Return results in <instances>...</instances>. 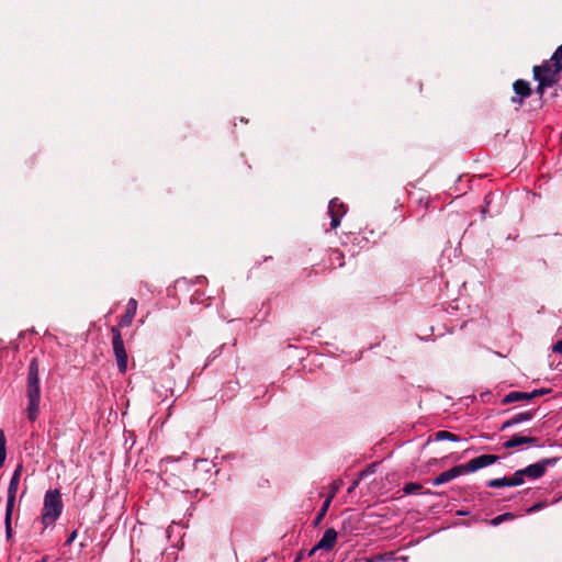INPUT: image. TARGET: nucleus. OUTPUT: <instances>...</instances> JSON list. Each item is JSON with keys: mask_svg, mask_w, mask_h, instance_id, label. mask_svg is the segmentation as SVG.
<instances>
[{"mask_svg": "<svg viewBox=\"0 0 562 562\" xmlns=\"http://www.w3.org/2000/svg\"><path fill=\"white\" fill-rule=\"evenodd\" d=\"M434 439L437 440V441L450 440V441L457 442V441L460 440V437L457 436L456 434L447 431V430H439V431L434 434Z\"/></svg>", "mask_w": 562, "mask_h": 562, "instance_id": "nucleus-17", "label": "nucleus"}, {"mask_svg": "<svg viewBox=\"0 0 562 562\" xmlns=\"http://www.w3.org/2000/svg\"><path fill=\"white\" fill-rule=\"evenodd\" d=\"M536 80L539 82L536 92L539 94L540 98H542L546 89L549 87H552L553 85H551L550 83L551 80H548V79L540 78V79H536Z\"/></svg>", "mask_w": 562, "mask_h": 562, "instance_id": "nucleus-22", "label": "nucleus"}, {"mask_svg": "<svg viewBox=\"0 0 562 562\" xmlns=\"http://www.w3.org/2000/svg\"><path fill=\"white\" fill-rule=\"evenodd\" d=\"M301 559H302V553H300V554L295 558V562H299Z\"/></svg>", "mask_w": 562, "mask_h": 562, "instance_id": "nucleus-33", "label": "nucleus"}, {"mask_svg": "<svg viewBox=\"0 0 562 562\" xmlns=\"http://www.w3.org/2000/svg\"><path fill=\"white\" fill-rule=\"evenodd\" d=\"M532 400H535L533 395H532V391L531 392L514 391V392H509L508 394H506L503 397L501 403L503 405H507V404L519 402V401H527V402H529V401H532Z\"/></svg>", "mask_w": 562, "mask_h": 562, "instance_id": "nucleus-16", "label": "nucleus"}, {"mask_svg": "<svg viewBox=\"0 0 562 562\" xmlns=\"http://www.w3.org/2000/svg\"><path fill=\"white\" fill-rule=\"evenodd\" d=\"M515 515L513 513H504L502 515L496 516L495 518L491 519L490 524L492 526H498L504 521L513 520L515 519Z\"/></svg>", "mask_w": 562, "mask_h": 562, "instance_id": "nucleus-19", "label": "nucleus"}, {"mask_svg": "<svg viewBox=\"0 0 562 562\" xmlns=\"http://www.w3.org/2000/svg\"><path fill=\"white\" fill-rule=\"evenodd\" d=\"M335 254L337 255V258H338V259H341V258L344 257V256H342V254H341L340 251H335Z\"/></svg>", "mask_w": 562, "mask_h": 562, "instance_id": "nucleus-32", "label": "nucleus"}, {"mask_svg": "<svg viewBox=\"0 0 562 562\" xmlns=\"http://www.w3.org/2000/svg\"><path fill=\"white\" fill-rule=\"evenodd\" d=\"M521 484H524V480L521 479L518 470L512 476L492 479L486 482V486L491 488L519 486Z\"/></svg>", "mask_w": 562, "mask_h": 562, "instance_id": "nucleus-8", "label": "nucleus"}, {"mask_svg": "<svg viewBox=\"0 0 562 562\" xmlns=\"http://www.w3.org/2000/svg\"><path fill=\"white\" fill-rule=\"evenodd\" d=\"M552 390L551 389H538L532 391L533 398L543 396L546 394H549Z\"/></svg>", "mask_w": 562, "mask_h": 562, "instance_id": "nucleus-27", "label": "nucleus"}, {"mask_svg": "<svg viewBox=\"0 0 562 562\" xmlns=\"http://www.w3.org/2000/svg\"><path fill=\"white\" fill-rule=\"evenodd\" d=\"M551 60L560 63V64L562 63V44L555 49V52L553 53V55L551 57Z\"/></svg>", "mask_w": 562, "mask_h": 562, "instance_id": "nucleus-26", "label": "nucleus"}, {"mask_svg": "<svg viewBox=\"0 0 562 562\" xmlns=\"http://www.w3.org/2000/svg\"><path fill=\"white\" fill-rule=\"evenodd\" d=\"M537 442L538 438L536 437L514 435L509 440L504 442L503 446L506 449H512L521 445H537Z\"/></svg>", "mask_w": 562, "mask_h": 562, "instance_id": "nucleus-15", "label": "nucleus"}, {"mask_svg": "<svg viewBox=\"0 0 562 562\" xmlns=\"http://www.w3.org/2000/svg\"><path fill=\"white\" fill-rule=\"evenodd\" d=\"M557 462L558 458H546L518 471L524 481L526 477L537 480L546 474L548 467L554 465Z\"/></svg>", "mask_w": 562, "mask_h": 562, "instance_id": "nucleus-5", "label": "nucleus"}, {"mask_svg": "<svg viewBox=\"0 0 562 562\" xmlns=\"http://www.w3.org/2000/svg\"><path fill=\"white\" fill-rule=\"evenodd\" d=\"M499 460L496 454H481L476 458L471 459L468 463L461 464L464 473L475 472L482 468L494 464Z\"/></svg>", "mask_w": 562, "mask_h": 562, "instance_id": "nucleus-6", "label": "nucleus"}, {"mask_svg": "<svg viewBox=\"0 0 562 562\" xmlns=\"http://www.w3.org/2000/svg\"><path fill=\"white\" fill-rule=\"evenodd\" d=\"M546 506H547L546 502H538V503L533 504L530 508H528L527 513H529V514L536 513L538 510L543 509Z\"/></svg>", "mask_w": 562, "mask_h": 562, "instance_id": "nucleus-25", "label": "nucleus"}, {"mask_svg": "<svg viewBox=\"0 0 562 562\" xmlns=\"http://www.w3.org/2000/svg\"><path fill=\"white\" fill-rule=\"evenodd\" d=\"M112 334V347L116 359L117 368L121 373H125L127 370V353L125 350L124 341L119 327L113 326L111 328Z\"/></svg>", "mask_w": 562, "mask_h": 562, "instance_id": "nucleus-4", "label": "nucleus"}, {"mask_svg": "<svg viewBox=\"0 0 562 562\" xmlns=\"http://www.w3.org/2000/svg\"><path fill=\"white\" fill-rule=\"evenodd\" d=\"M462 474H464V471L462 469V465L459 464V465H456V467L440 473L437 477H435L432 480L431 483L434 486H438V485L445 484L447 482H450L451 480H453Z\"/></svg>", "mask_w": 562, "mask_h": 562, "instance_id": "nucleus-12", "label": "nucleus"}, {"mask_svg": "<svg viewBox=\"0 0 562 562\" xmlns=\"http://www.w3.org/2000/svg\"><path fill=\"white\" fill-rule=\"evenodd\" d=\"M22 471H23V465H22V463H20L15 468V470L12 474V477L10 480V483H9L7 507H14L16 492L19 488V483H20V479L22 475Z\"/></svg>", "mask_w": 562, "mask_h": 562, "instance_id": "nucleus-10", "label": "nucleus"}, {"mask_svg": "<svg viewBox=\"0 0 562 562\" xmlns=\"http://www.w3.org/2000/svg\"><path fill=\"white\" fill-rule=\"evenodd\" d=\"M7 440L2 429H0V468L3 467L7 457Z\"/></svg>", "mask_w": 562, "mask_h": 562, "instance_id": "nucleus-18", "label": "nucleus"}, {"mask_svg": "<svg viewBox=\"0 0 562 562\" xmlns=\"http://www.w3.org/2000/svg\"><path fill=\"white\" fill-rule=\"evenodd\" d=\"M12 513H13V507H5L4 524H5V535L8 538H10L12 535V527H11Z\"/></svg>", "mask_w": 562, "mask_h": 562, "instance_id": "nucleus-20", "label": "nucleus"}, {"mask_svg": "<svg viewBox=\"0 0 562 562\" xmlns=\"http://www.w3.org/2000/svg\"><path fill=\"white\" fill-rule=\"evenodd\" d=\"M346 205L338 198L330 200L328 214L330 216V228L336 229L340 225L342 216L346 214Z\"/></svg>", "mask_w": 562, "mask_h": 562, "instance_id": "nucleus-7", "label": "nucleus"}, {"mask_svg": "<svg viewBox=\"0 0 562 562\" xmlns=\"http://www.w3.org/2000/svg\"><path fill=\"white\" fill-rule=\"evenodd\" d=\"M553 351L554 352H558V353H561L562 355V339L561 340H558L553 347H552Z\"/></svg>", "mask_w": 562, "mask_h": 562, "instance_id": "nucleus-28", "label": "nucleus"}, {"mask_svg": "<svg viewBox=\"0 0 562 562\" xmlns=\"http://www.w3.org/2000/svg\"><path fill=\"white\" fill-rule=\"evenodd\" d=\"M318 549H315V546L308 551L307 555L312 557Z\"/></svg>", "mask_w": 562, "mask_h": 562, "instance_id": "nucleus-31", "label": "nucleus"}, {"mask_svg": "<svg viewBox=\"0 0 562 562\" xmlns=\"http://www.w3.org/2000/svg\"><path fill=\"white\" fill-rule=\"evenodd\" d=\"M515 95L512 97V102L519 105L524 104V100L529 98L532 93L530 83L524 79H518L513 83Z\"/></svg>", "mask_w": 562, "mask_h": 562, "instance_id": "nucleus-9", "label": "nucleus"}, {"mask_svg": "<svg viewBox=\"0 0 562 562\" xmlns=\"http://www.w3.org/2000/svg\"><path fill=\"white\" fill-rule=\"evenodd\" d=\"M357 485H358V481H355V482L352 483V485L348 488V493H349V494H350V493H352Z\"/></svg>", "mask_w": 562, "mask_h": 562, "instance_id": "nucleus-30", "label": "nucleus"}, {"mask_svg": "<svg viewBox=\"0 0 562 562\" xmlns=\"http://www.w3.org/2000/svg\"><path fill=\"white\" fill-rule=\"evenodd\" d=\"M342 485V481L341 480H336L334 481L331 484H330V493L329 495L327 496L326 499H333L336 495V493L339 491V488L341 487Z\"/></svg>", "mask_w": 562, "mask_h": 562, "instance_id": "nucleus-23", "label": "nucleus"}, {"mask_svg": "<svg viewBox=\"0 0 562 562\" xmlns=\"http://www.w3.org/2000/svg\"><path fill=\"white\" fill-rule=\"evenodd\" d=\"M537 411H538L537 408H533V409H529V411H525V412L515 414L509 419H507L506 422L503 423L501 430H505L509 427H513L520 423L528 422V420L532 419L533 416L536 415Z\"/></svg>", "mask_w": 562, "mask_h": 562, "instance_id": "nucleus-11", "label": "nucleus"}, {"mask_svg": "<svg viewBox=\"0 0 562 562\" xmlns=\"http://www.w3.org/2000/svg\"><path fill=\"white\" fill-rule=\"evenodd\" d=\"M422 488V485L418 483H408L404 486L403 492L404 494H413L418 492Z\"/></svg>", "mask_w": 562, "mask_h": 562, "instance_id": "nucleus-24", "label": "nucleus"}, {"mask_svg": "<svg viewBox=\"0 0 562 562\" xmlns=\"http://www.w3.org/2000/svg\"><path fill=\"white\" fill-rule=\"evenodd\" d=\"M562 70V63H557L551 60H546L542 65L533 66L532 72L535 79H548L551 80L550 83L554 85L559 81V75Z\"/></svg>", "mask_w": 562, "mask_h": 562, "instance_id": "nucleus-3", "label": "nucleus"}, {"mask_svg": "<svg viewBox=\"0 0 562 562\" xmlns=\"http://www.w3.org/2000/svg\"><path fill=\"white\" fill-rule=\"evenodd\" d=\"M137 310V301L135 299H130L127 302L125 314L121 316L119 321V327H128L132 325L133 318L136 314Z\"/></svg>", "mask_w": 562, "mask_h": 562, "instance_id": "nucleus-14", "label": "nucleus"}, {"mask_svg": "<svg viewBox=\"0 0 562 562\" xmlns=\"http://www.w3.org/2000/svg\"><path fill=\"white\" fill-rule=\"evenodd\" d=\"M76 537H77V531L75 530V531H72V532L70 533V536L68 537V539H67V543H71V542L76 539Z\"/></svg>", "mask_w": 562, "mask_h": 562, "instance_id": "nucleus-29", "label": "nucleus"}, {"mask_svg": "<svg viewBox=\"0 0 562 562\" xmlns=\"http://www.w3.org/2000/svg\"><path fill=\"white\" fill-rule=\"evenodd\" d=\"M64 509L60 491L57 488L46 491L44 495L43 508L41 514V522L43 531L55 524L60 517Z\"/></svg>", "mask_w": 562, "mask_h": 562, "instance_id": "nucleus-2", "label": "nucleus"}, {"mask_svg": "<svg viewBox=\"0 0 562 562\" xmlns=\"http://www.w3.org/2000/svg\"><path fill=\"white\" fill-rule=\"evenodd\" d=\"M329 505H330V499H325L322 508L319 509L317 516L315 517V520H314L315 526L318 525L323 520V518L325 517V515L328 510Z\"/></svg>", "mask_w": 562, "mask_h": 562, "instance_id": "nucleus-21", "label": "nucleus"}, {"mask_svg": "<svg viewBox=\"0 0 562 562\" xmlns=\"http://www.w3.org/2000/svg\"><path fill=\"white\" fill-rule=\"evenodd\" d=\"M26 416L30 422H35L40 414L41 387L38 376V360L33 358L29 364L26 376Z\"/></svg>", "mask_w": 562, "mask_h": 562, "instance_id": "nucleus-1", "label": "nucleus"}, {"mask_svg": "<svg viewBox=\"0 0 562 562\" xmlns=\"http://www.w3.org/2000/svg\"><path fill=\"white\" fill-rule=\"evenodd\" d=\"M337 540V531L334 528H328L322 539L315 544V549L329 551L334 548Z\"/></svg>", "mask_w": 562, "mask_h": 562, "instance_id": "nucleus-13", "label": "nucleus"}]
</instances>
